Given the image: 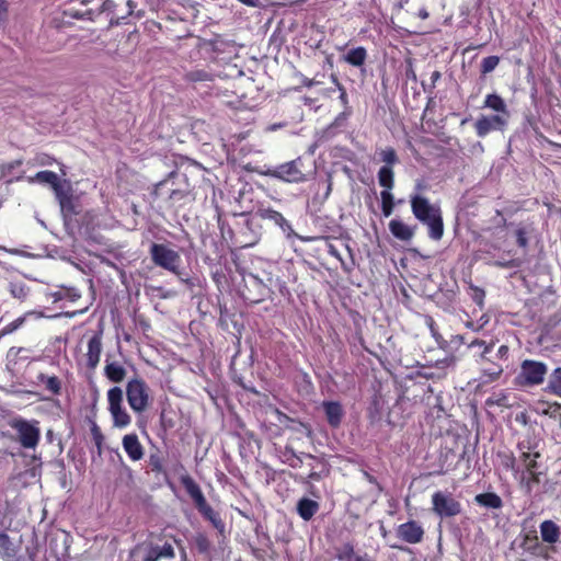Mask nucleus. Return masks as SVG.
<instances>
[{"label": "nucleus", "instance_id": "f257e3e1", "mask_svg": "<svg viewBox=\"0 0 561 561\" xmlns=\"http://www.w3.org/2000/svg\"><path fill=\"white\" fill-rule=\"evenodd\" d=\"M540 444L541 439L534 432L527 430L517 444V460L510 454L499 455L502 458V466L513 470L515 473H520V482L525 483L528 490H531L533 484L540 481V472H538V459L541 457Z\"/></svg>", "mask_w": 561, "mask_h": 561}, {"label": "nucleus", "instance_id": "f03ea898", "mask_svg": "<svg viewBox=\"0 0 561 561\" xmlns=\"http://www.w3.org/2000/svg\"><path fill=\"white\" fill-rule=\"evenodd\" d=\"M411 210L414 217L428 228V237L435 241L443 238L444 222L438 205L419 193L410 195Z\"/></svg>", "mask_w": 561, "mask_h": 561}, {"label": "nucleus", "instance_id": "7ed1b4c3", "mask_svg": "<svg viewBox=\"0 0 561 561\" xmlns=\"http://www.w3.org/2000/svg\"><path fill=\"white\" fill-rule=\"evenodd\" d=\"M10 426L16 433V439L22 447L35 449L41 438L38 421H27L22 417L11 420Z\"/></svg>", "mask_w": 561, "mask_h": 561}, {"label": "nucleus", "instance_id": "20e7f679", "mask_svg": "<svg viewBox=\"0 0 561 561\" xmlns=\"http://www.w3.org/2000/svg\"><path fill=\"white\" fill-rule=\"evenodd\" d=\"M150 255L157 266H160L173 274H180L179 267L181 264V256L175 250L167 247L165 244L153 243L150 247Z\"/></svg>", "mask_w": 561, "mask_h": 561}, {"label": "nucleus", "instance_id": "39448f33", "mask_svg": "<svg viewBox=\"0 0 561 561\" xmlns=\"http://www.w3.org/2000/svg\"><path fill=\"white\" fill-rule=\"evenodd\" d=\"M126 396L130 409L136 413L144 412L149 405V388L139 378H134L126 386Z\"/></svg>", "mask_w": 561, "mask_h": 561}, {"label": "nucleus", "instance_id": "423d86ee", "mask_svg": "<svg viewBox=\"0 0 561 561\" xmlns=\"http://www.w3.org/2000/svg\"><path fill=\"white\" fill-rule=\"evenodd\" d=\"M108 411L113 419V425L118 428L127 427L131 417L123 405V390L113 387L107 391Z\"/></svg>", "mask_w": 561, "mask_h": 561}, {"label": "nucleus", "instance_id": "0eeeda50", "mask_svg": "<svg viewBox=\"0 0 561 561\" xmlns=\"http://www.w3.org/2000/svg\"><path fill=\"white\" fill-rule=\"evenodd\" d=\"M100 9L102 12H108L111 14V24H122L125 19L128 16H133L137 20H140L145 16V10L138 9V5L141 0H124L127 7L126 14L118 15L116 13L117 3L115 0H100Z\"/></svg>", "mask_w": 561, "mask_h": 561}, {"label": "nucleus", "instance_id": "6e6552de", "mask_svg": "<svg viewBox=\"0 0 561 561\" xmlns=\"http://www.w3.org/2000/svg\"><path fill=\"white\" fill-rule=\"evenodd\" d=\"M135 559L140 561H159L161 559H171L174 557V549L171 543L164 542L162 546L153 543H142L133 551Z\"/></svg>", "mask_w": 561, "mask_h": 561}, {"label": "nucleus", "instance_id": "1a4fd4ad", "mask_svg": "<svg viewBox=\"0 0 561 561\" xmlns=\"http://www.w3.org/2000/svg\"><path fill=\"white\" fill-rule=\"evenodd\" d=\"M301 164L300 159L285 162L270 170L267 175L288 183H300L306 180L301 171Z\"/></svg>", "mask_w": 561, "mask_h": 561}, {"label": "nucleus", "instance_id": "9d476101", "mask_svg": "<svg viewBox=\"0 0 561 561\" xmlns=\"http://www.w3.org/2000/svg\"><path fill=\"white\" fill-rule=\"evenodd\" d=\"M433 511L439 517H453L461 512V505L451 494L435 492L432 495Z\"/></svg>", "mask_w": 561, "mask_h": 561}, {"label": "nucleus", "instance_id": "9b49d317", "mask_svg": "<svg viewBox=\"0 0 561 561\" xmlns=\"http://www.w3.org/2000/svg\"><path fill=\"white\" fill-rule=\"evenodd\" d=\"M507 123L508 118L503 114L482 115L476 121L474 129L478 137L483 138L492 131L504 130Z\"/></svg>", "mask_w": 561, "mask_h": 561}, {"label": "nucleus", "instance_id": "f8f14e48", "mask_svg": "<svg viewBox=\"0 0 561 561\" xmlns=\"http://www.w3.org/2000/svg\"><path fill=\"white\" fill-rule=\"evenodd\" d=\"M547 374V366L536 360H524L520 368V377L526 385H539Z\"/></svg>", "mask_w": 561, "mask_h": 561}, {"label": "nucleus", "instance_id": "ddd939ff", "mask_svg": "<svg viewBox=\"0 0 561 561\" xmlns=\"http://www.w3.org/2000/svg\"><path fill=\"white\" fill-rule=\"evenodd\" d=\"M397 536L404 542L415 545L423 540L424 529L415 520H409L397 528Z\"/></svg>", "mask_w": 561, "mask_h": 561}, {"label": "nucleus", "instance_id": "4468645a", "mask_svg": "<svg viewBox=\"0 0 561 561\" xmlns=\"http://www.w3.org/2000/svg\"><path fill=\"white\" fill-rule=\"evenodd\" d=\"M102 330L94 333L89 342H88V351H87V366L91 369H94L101 357L102 353Z\"/></svg>", "mask_w": 561, "mask_h": 561}, {"label": "nucleus", "instance_id": "2eb2a0df", "mask_svg": "<svg viewBox=\"0 0 561 561\" xmlns=\"http://www.w3.org/2000/svg\"><path fill=\"white\" fill-rule=\"evenodd\" d=\"M122 445L130 460L138 461L144 457V448L136 434L125 435Z\"/></svg>", "mask_w": 561, "mask_h": 561}, {"label": "nucleus", "instance_id": "dca6fc26", "mask_svg": "<svg viewBox=\"0 0 561 561\" xmlns=\"http://www.w3.org/2000/svg\"><path fill=\"white\" fill-rule=\"evenodd\" d=\"M181 483L184 486L187 494L191 496L193 502L195 503V506L197 510L205 504H207V501L199 488V485L190 477V476H183L181 478Z\"/></svg>", "mask_w": 561, "mask_h": 561}, {"label": "nucleus", "instance_id": "f3484780", "mask_svg": "<svg viewBox=\"0 0 561 561\" xmlns=\"http://www.w3.org/2000/svg\"><path fill=\"white\" fill-rule=\"evenodd\" d=\"M181 483L184 486L187 494L191 496L193 502L195 503V506L197 510L205 504H207V501L199 488V485L190 477V476H183L181 478Z\"/></svg>", "mask_w": 561, "mask_h": 561}, {"label": "nucleus", "instance_id": "a211bd4d", "mask_svg": "<svg viewBox=\"0 0 561 561\" xmlns=\"http://www.w3.org/2000/svg\"><path fill=\"white\" fill-rule=\"evenodd\" d=\"M389 230L394 238L401 241H410L415 233V227L409 226L400 219L390 220Z\"/></svg>", "mask_w": 561, "mask_h": 561}, {"label": "nucleus", "instance_id": "6ab92c4d", "mask_svg": "<svg viewBox=\"0 0 561 561\" xmlns=\"http://www.w3.org/2000/svg\"><path fill=\"white\" fill-rule=\"evenodd\" d=\"M323 410L329 424L333 427H337L344 415L342 405L336 401H324Z\"/></svg>", "mask_w": 561, "mask_h": 561}, {"label": "nucleus", "instance_id": "aec40b11", "mask_svg": "<svg viewBox=\"0 0 561 561\" xmlns=\"http://www.w3.org/2000/svg\"><path fill=\"white\" fill-rule=\"evenodd\" d=\"M481 366V379L483 382H492L497 380L503 373V365L494 363L489 358V362H483Z\"/></svg>", "mask_w": 561, "mask_h": 561}, {"label": "nucleus", "instance_id": "412c9836", "mask_svg": "<svg viewBox=\"0 0 561 561\" xmlns=\"http://www.w3.org/2000/svg\"><path fill=\"white\" fill-rule=\"evenodd\" d=\"M468 348L474 350L473 356L476 357V362L480 365L483 362H489L488 354L491 353L493 348V343H486L483 340H472L468 343Z\"/></svg>", "mask_w": 561, "mask_h": 561}, {"label": "nucleus", "instance_id": "4be33fe9", "mask_svg": "<svg viewBox=\"0 0 561 561\" xmlns=\"http://www.w3.org/2000/svg\"><path fill=\"white\" fill-rule=\"evenodd\" d=\"M483 107L490 108L494 111L495 114H503L506 118H510L507 105L499 94H488L484 99Z\"/></svg>", "mask_w": 561, "mask_h": 561}, {"label": "nucleus", "instance_id": "5701e85b", "mask_svg": "<svg viewBox=\"0 0 561 561\" xmlns=\"http://www.w3.org/2000/svg\"><path fill=\"white\" fill-rule=\"evenodd\" d=\"M540 535L545 542L556 543L560 538V528L552 520H545L540 524Z\"/></svg>", "mask_w": 561, "mask_h": 561}, {"label": "nucleus", "instance_id": "b1692460", "mask_svg": "<svg viewBox=\"0 0 561 561\" xmlns=\"http://www.w3.org/2000/svg\"><path fill=\"white\" fill-rule=\"evenodd\" d=\"M19 546H16L8 534L0 531V557L3 560H11L16 556Z\"/></svg>", "mask_w": 561, "mask_h": 561}, {"label": "nucleus", "instance_id": "393cba45", "mask_svg": "<svg viewBox=\"0 0 561 561\" xmlns=\"http://www.w3.org/2000/svg\"><path fill=\"white\" fill-rule=\"evenodd\" d=\"M474 501L478 505L492 510H500L503 506L502 499L493 492L480 493L474 496Z\"/></svg>", "mask_w": 561, "mask_h": 561}, {"label": "nucleus", "instance_id": "a878e982", "mask_svg": "<svg viewBox=\"0 0 561 561\" xmlns=\"http://www.w3.org/2000/svg\"><path fill=\"white\" fill-rule=\"evenodd\" d=\"M36 383H42L45 389L51 394H60L61 392V380L56 376H48L44 373H39L36 376Z\"/></svg>", "mask_w": 561, "mask_h": 561}, {"label": "nucleus", "instance_id": "bb28decb", "mask_svg": "<svg viewBox=\"0 0 561 561\" xmlns=\"http://www.w3.org/2000/svg\"><path fill=\"white\" fill-rule=\"evenodd\" d=\"M343 59L354 67H363L367 59V50L362 46L352 48L343 56Z\"/></svg>", "mask_w": 561, "mask_h": 561}, {"label": "nucleus", "instance_id": "cd10ccee", "mask_svg": "<svg viewBox=\"0 0 561 561\" xmlns=\"http://www.w3.org/2000/svg\"><path fill=\"white\" fill-rule=\"evenodd\" d=\"M302 456L313 460L314 457L310 454L297 455L293 448L286 447L282 453V461L291 468H300L302 466Z\"/></svg>", "mask_w": 561, "mask_h": 561}, {"label": "nucleus", "instance_id": "c85d7f7f", "mask_svg": "<svg viewBox=\"0 0 561 561\" xmlns=\"http://www.w3.org/2000/svg\"><path fill=\"white\" fill-rule=\"evenodd\" d=\"M126 369L117 362L106 363L104 374L112 382H122L126 377Z\"/></svg>", "mask_w": 561, "mask_h": 561}, {"label": "nucleus", "instance_id": "c756f323", "mask_svg": "<svg viewBox=\"0 0 561 561\" xmlns=\"http://www.w3.org/2000/svg\"><path fill=\"white\" fill-rule=\"evenodd\" d=\"M318 510L319 504L316 501L309 499H301L297 505L298 514L305 520L311 519Z\"/></svg>", "mask_w": 561, "mask_h": 561}, {"label": "nucleus", "instance_id": "7c9ffc66", "mask_svg": "<svg viewBox=\"0 0 561 561\" xmlns=\"http://www.w3.org/2000/svg\"><path fill=\"white\" fill-rule=\"evenodd\" d=\"M261 217L263 219H268L273 222H275L277 226L282 228L283 231H291V226L289 222L284 218V216L272 208H265L261 210Z\"/></svg>", "mask_w": 561, "mask_h": 561}, {"label": "nucleus", "instance_id": "2f4dec72", "mask_svg": "<svg viewBox=\"0 0 561 561\" xmlns=\"http://www.w3.org/2000/svg\"><path fill=\"white\" fill-rule=\"evenodd\" d=\"M379 185L383 187L382 191L391 192L394 187V173L390 167H381L378 171Z\"/></svg>", "mask_w": 561, "mask_h": 561}, {"label": "nucleus", "instance_id": "473e14b6", "mask_svg": "<svg viewBox=\"0 0 561 561\" xmlns=\"http://www.w3.org/2000/svg\"><path fill=\"white\" fill-rule=\"evenodd\" d=\"M42 317H44V314L41 311H28V312L24 313L22 317H19L15 320H13L12 322H10L9 324H7L3 328V332L12 333L15 330H18L19 328H21L27 319H30V318L39 319Z\"/></svg>", "mask_w": 561, "mask_h": 561}, {"label": "nucleus", "instance_id": "72a5a7b5", "mask_svg": "<svg viewBox=\"0 0 561 561\" xmlns=\"http://www.w3.org/2000/svg\"><path fill=\"white\" fill-rule=\"evenodd\" d=\"M198 512L208 519L213 526L218 529L219 531H222L225 528V524L219 517V515L207 504L198 508Z\"/></svg>", "mask_w": 561, "mask_h": 561}, {"label": "nucleus", "instance_id": "f704fd0d", "mask_svg": "<svg viewBox=\"0 0 561 561\" xmlns=\"http://www.w3.org/2000/svg\"><path fill=\"white\" fill-rule=\"evenodd\" d=\"M58 175L53 171H41L37 172L34 176H30L27 181L30 183H41V184H48L50 186L57 184Z\"/></svg>", "mask_w": 561, "mask_h": 561}, {"label": "nucleus", "instance_id": "c9c22d12", "mask_svg": "<svg viewBox=\"0 0 561 561\" xmlns=\"http://www.w3.org/2000/svg\"><path fill=\"white\" fill-rule=\"evenodd\" d=\"M381 210L385 217H389L394 208L393 194L389 191H381Z\"/></svg>", "mask_w": 561, "mask_h": 561}, {"label": "nucleus", "instance_id": "e433bc0d", "mask_svg": "<svg viewBox=\"0 0 561 561\" xmlns=\"http://www.w3.org/2000/svg\"><path fill=\"white\" fill-rule=\"evenodd\" d=\"M379 158H380V161H382L385 163L383 167H390L392 168L394 164H397L399 162V159H398V156H397V152L393 148L391 147H388V148H385V149H381L379 152Z\"/></svg>", "mask_w": 561, "mask_h": 561}, {"label": "nucleus", "instance_id": "4c0bfd02", "mask_svg": "<svg viewBox=\"0 0 561 561\" xmlns=\"http://www.w3.org/2000/svg\"><path fill=\"white\" fill-rule=\"evenodd\" d=\"M9 291L12 295V297L21 301H24L28 296L30 289L23 283H10Z\"/></svg>", "mask_w": 561, "mask_h": 561}, {"label": "nucleus", "instance_id": "58836bf2", "mask_svg": "<svg viewBox=\"0 0 561 561\" xmlns=\"http://www.w3.org/2000/svg\"><path fill=\"white\" fill-rule=\"evenodd\" d=\"M186 80L191 82H203L211 80V75L205 70H192L186 73Z\"/></svg>", "mask_w": 561, "mask_h": 561}, {"label": "nucleus", "instance_id": "ea45409f", "mask_svg": "<svg viewBox=\"0 0 561 561\" xmlns=\"http://www.w3.org/2000/svg\"><path fill=\"white\" fill-rule=\"evenodd\" d=\"M551 390L561 397V367L553 370L549 379Z\"/></svg>", "mask_w": 561, "mask_h": 561}, {"label": "nucleus", "instance_id": "a19ab883", "mask_svg": "<svg viewBox=\"0 0 561 561\" xmlns=\"http://www.w3.org/2000/svg\"><path fill=\"white\" fill-rule=\"evenodd\" d=\"M355 557L354 547L351 543L343 545L336 553V558L340 561H353Z\"/></svg>", "mask_w": 561, "mask_h": 561}, {"label": "nucleus", "instance_id": "79ce46f5", "mask_svg": "<svg viewBox=\"0 0 561 561\" xmlns=\"http://www.w3.org/2000/svg\"><path fill=\"white\" fill-rule=\"evenodd\" d=\"M51 188L54 190L61 208H64L66 206V203L69 202V196L65 191L64 185L60 183L59 179L57 180V184L53 185Z\"/></svg>", "mask_w": 561, "mask_h": 561}, {"label": "nucleus", "instance_id": "37998d69", "mask_svg": "<svg viewBox=\"0 0 561 561\" xmlns=\"http://www.w3.org/2000/svg\"><path fill=\"white\" fill-rule=\"evenodd\" d=\"M499 62H500V58L497 56L485 57L481 64L482 72L489 73V72L493 71L497 67Z\"/></svg>", "mask_w": 561, "mask_h": 561}, {"label": "nucleus", "instance_id": "c03bdc74", "mask_svg": "<svg viewBox=\"0 0 561 561\" xmlns=\"http://www.w3.org/2000/svg\"><path fill=\"white\" fill-rule=\"evenodd\" d=\"M195 546L196 548L198 549L199 552H207L209 547H210V542L208 540V538L203 535V534H198L195 539Z\"/></svg>", "mask_w": 561, "mask_h": 561}, {"label": "nucleus", "instance_id": "a18cd8bd", "mask_svg": "<svg viewBox=\"0 0 561 561\" xmlns=\"http://www.w3.org/2000/svg\"><path fill=\"white\" fill-rule=\"evenodd\" d=\"M527 231L525 228H517L516 231H515V237H516V242L518 244V247L523 248V249H526L527 245H528V237H527Z\"/></svg>", "mask_w": 561, "mask_h": 561}, {"label": "nucleus", "instance_id": "49530a36", "mask_svg": "<svg viewBox=\"0 0 561 561\" xmlns=\"http://www.w3.org/2000/svg\"><path fill=\"white\" fill-rule=\"evenodd\" d=\"M486 404H488V405L496 404V405H503V407H506V405H507V403H506V396H504V394H497V396L490 397V398L486 400Z\"/></svg>", "mask_w": 561, "mask_h": 561}, {"label": "nucleus", "instance_id": "de8ad7c7", "mask_svg": "<svg viewBox=\"0 0 561 561\" xmlns=\"http://www.w3.org/2000/svg\"><path fill=\"white\" fill-rule=\"evenodd\" d=\"M91 432H92V435H93V439H94V442H95V445L100 448V447H101V445H102V442H103V435H102V433H101L100 428L98 427V425H95V424H94V425L92 426Z\"/></svg>", "mask_w": 561, "mask_h": 561}, {"label": "nucleus", "instance_id": "09e8293b", "mask_svg": "<svg viewBox=\"0 0 561 561\" xmlns=\"http://www.w3.org/2000/svg\"><path fill=\"white\" fill-rule=\"evenodd\" d=\"M547 413H550L551 415H553L554 417L558 419V422H559V425L561 427V405L559 404H552L549 407Z\"/></svg>", "mask_w": 561, "mask_h": 561}, {"label": "nucleus", "instance_id": "8fccbe9b", "mask_svg": "<svg viewBox=\"0 0 561 561\" xmlns=\"http://www.w3.org/2000/svg\"><path fill=\"white\" fill-rule=\"evenodd\" d=\"M8 15V2L0 0V26L4 23Z\"/></svg>", "mask_w": 561, "mask_h": 561}, {"label": "nucleus", "instance_id": "3c124183", "mask_svg": "<svg viewBox=\"0 0 561 561\" xmlns=\"http://www.w3.org/2000/svg\"><path fill=\"white\" fill-rule=\"evenodd\" d=\"M508 356V347L506 345H501L495 354V358L500 360H506Z\"/></svg>", "mask_w": 561, "mask_h": 561}, {"label": "nucleus", "instance_id": "603ef678", "mask_svg": "<svg viewBox=\"0 0 561 561\" xmlns=\"http://www.w3.org/2000/svg\"><path fill=\"white\" fill-rule=\"evenodd\" d=\"M328 253H329L331 256H334L335 259H337V260H340V261L342 260L340 252H339V251H337V249H336L334 245H332V244H329V247H328Z\"/></svg>", "mask_w": 561, "mask_h": 561}, {"label": "nucleus", "instance_id": "864d4df0", "mask_svg": "<svg viewBox=\"0 0 561 561\" xmlns=\"http://www.w3.org/2000/svg\"><path fill=\"white\" fill-rule=\"evenodd\" d=\"M483 298H484V291L483 290H480V289H477L476 290V295L473 297L474 301L479 305V306H482L483 304Z\"/></svg>", "mask_w": 561, "mask_h": 561}, {"label": "nucleus", "instance_id": "5fc2aeb1", "mask_svg": "<svg viewBox=\"0 0 561 561\" xmlns=\"http://www.w3.org/2000/svg\"><path fill=\"white\" fill-rule=\"evenodd\" d=\"M309 466H310V472L307 476V480H319L320 479L319 473H317L314 471V468L311 465H309Z\"/></svg>", "mask_w": 561, "mask_h": 561}, {"label": "nucleus", "instance_id": "6e6d98bb", "mask_svg": "<svg viewBox=\"0 0 561 561\" xmlns=\"http://www.w3.org/2000/svg\"><path fill=\"white\" fill-rule=\"evenodd\" d=\"M183 196H184L183 192L178 191V190H173L172 193L170 194L171 199H180Z\"/></svg>", "mask_w": 561, "mask_h": 561}, {"label": "nucleus", "instance_id": "4d7b16f0", "mask_svg": "<svg viewBox=\"0 0 561 561\" xmlns=\"http://www.w3.org/2000/svg\"><path fill=\"white\" fill-rule=\"evenodd\" d=\"M515 420H516V422H519V423L526 425V423H527V415L525 413H519V414L516 415Z\"/></svg>", "mask_w": 561, "mask_h": 561}, {"label": "nucleus", "instance_id": "13d9d810", "mask_svg": "<svg viewBox=\"0 0 561 561\" xmlns=\"http://www.w3.org/2000/svg\"><path fill=\"white\" fill-rule=\"evenodd\" d=\"M466 327H467L468 329H471L472 331H479V330L482 328V325H480V327H476V325H474V323H473L472 321H468V322L466 323Z\"/></svg>", "mask_w": 561, "mask_h": 561}, {"label": "nucleus", "instance_id": "bf43d9fd", "mask_svg": "<svg viewBox=\"0 0 561 561\" xmlns=\"http://www.w3.org/2000/svg\"><path fill=\"white\" fill-rule=\"evenodd\" d=\"M280 126H282L280 124H274V125L268 126L267 130L273 131V130H276L277 128H280Z\"/></svg>", "mask_w": 561, "mask_h": 561}, {"label": "nucleus", "instance_id": "052dcab7", "mask_svg": "<svg viewBox=\"0 0 561 561\" xmlns=\"http://www.w3.org/2000/svg\"><path fill=\"white\" fill-rule=\"evenodd\" d=\"M340 90L342 91V93H341V100H342L343 102H345V101H346V92H345V90H344L343 88H340Z\"/></svg>", "mask_w": 561, "mask_h": 561}, {"label": "nucleus", "instance_id": "680f3d73", "mask_svg": "<svg viewBox=\"0 0 561 561\" xmlns=\"http://www.w3.org/2000/svg\"><path fill=\"white\" fill-rule=\"evenodd\" d=\"M239 1L247 5H254V2L252 0H239Z\"/></svg>", "mask_w": 561, "mask_h": 561}, {"label": "nucleus", "instance_id": "e2e57ef3", "mask_svg": "<svg viewBox=\"0 0 561 561\" xmlns=\"http://www.w3.org/2000/svg\"><path fill=\"white\" fill-rule=\"evenodd\" d=\"M353 561H365V560L359 556H355Z\"/></svg>", "mask_w": 561, "mask_h": 561}, {"label": "nucleus", "instance_id": "0e129e2a", "mask_svg": "<svg viewBox=\"0 0 561 561\" xmlns=\"http://www.w3.org/2000/svg\"><path fill=\"white\" fill-rule=\"evenodd\" d=\"M331 192V182L328 183V186H327V196L330 194Z\"/></svg>", "mask_w": 561, "mask_h": 561}, {"label": "nucleus", "instance_id": "69168bd1", "mask_svg": "<svg viewBox=\"0 0 561 561\" xmlns=\"http://www.w3.org/2000/svg\"><path fill=\"white\" fill-rule=\"evenodd\" d=\"M3 561H22L20 558L13 557L11 560H3Z\"/></svg>", "mask_w": 561, "mask_h": 561}, {"label": "nucleus", "instance_id": "338daca9", "mask_svg": "<svg viewBox=\"0 0 561 561\" xmlns=\"http://www.w3.org/2000/svg\"><path fill=\"white\" fill-rule=\"evenodd\" d=\"M41 163H42V164H49V163H50L49 158L45 159V161H44V160H43V161H41Z\"/></svg>", "mask_w": 561, "mask_h": 561}, {"label": "nucleus", "instance_id": "774afa93", "mask_svg": "<svg viewBox=\"0 0 561 561\" xmlns=\"http://www.w3.org/2000/svg\"><path fill=\"white\" fill-rule=\"evenodd\" d=\"M41 163H42V164H49V163H50L49 158L45 159V161H44V160H43V161H41Z\"/></svg>", "mask_w": 561, "mask_h": 561}]
</instances>
